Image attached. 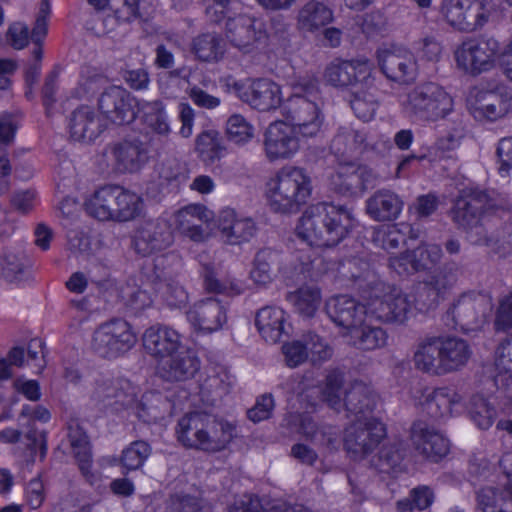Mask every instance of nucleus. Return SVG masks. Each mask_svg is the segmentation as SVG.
I'll return each mask as SVG.
<instances>
[{
	"instance_id": "nucleus-1",
	"label": "nucleus",
	"mask_w": 512,
	"mask_h": 512,
	"mask_svg": "<svg viewBox=\"0 0 512 512\" xmlns=\"http://www.w3.org/2000/svg\"><path fill=\"white\" fill-rule=\"evenodd\" d=\"M353 225L354 218L346 207L320 202L303 212L295 233L309 246L331 247L342 241Z\"/></svg>"
},
{
	"instance_id": "nucleus-2",
	"label": "nucleus",
	"mask_w": 512,
	"mask_h": 512,
	"mask_svg": "<svg viewBox=\"0 0 512 512\" xmlns=\"http://www.w3.org/2000/svg\"><path fill=\"white\" fill-rule=\"evenodd\" d=\"M472 351L468 342L456 336H426L415 347V368L432 376H443L463 368Z\"/></svg>"
},
{
	"instance_id": "nucleus-3",
	"label": "nucleus",
	"mask_w": 512,
	"mask_h": 512,
	"mask_svg": "<svg viewBox=\"0 0 512 512\" xmlns=\"http://www.w3.org/2000/svg\"><path fill=\"white\" fill-rule=\"evenodd\" d=\"M178 441L186 448L208 453L223 451L236 437V427L205 412H192L179 419Z\"/></svg>"
},
{
	"instance_id": "nucleus-4",
	"label": "nucleus",
	"mask_w": 512,
	"mask_h": 512,
	"mask_svg": "<svg viewBox=\"0 0 512 512\" xmlns=\"http://www.w3.org/2000/svg\"><path fill=\"white\" fill-rule=\"evenodd\" d=\"M268 200L277 213L297 212L310 198L312 182L309 174L300 167H282L268 183Z\"/></svg>"
},
{
	"instance_id": "nucleus-5",
	"label": "nucleus",
	"mask_w": 512,
	"mask_h": 512,
	"mask_svg": "<svg viewBox=\"0 0 512 512\" xmlns=\"http://www.w3.org/2000/svg\"><path fill=\"white\" fill-rule=\"evenodd\" d=\"M371 277V290L363 297L367 301L368 317L386 324H405L413 309L411 297L399 288L391 286L378 278Z\"/></svg>"
},
{
	"instance_id": "nucleus-6",
	"label": "nucleus",
	"mask_w": 512,
	"mask_h": 512,
	"mask_svg": "<svg viewBox=\"0 0 512 512\" xmlns=\"http://www.w3.org/2000/svg\"><path fill=\"white\" fill-rule=\"evenodd\" d=\"M401 106L416 121L436 122L452 112L454 102L441 85L424 82L406 93L401 100Z\"/></svg>"
},
{
	"instance_id": "nucleus-7",
	"label": "nucleus",
	"mask_w": 512,
	"mask_h": 512,
	"mask_svg": "<svg viewBox=\"0 0 512 512\" xmlns=\"http://www.w3.org/2000/svg\"><path fill=\"white\" fill-rule=\"evenodd\" d=\"M493 309L491 297L482 292L462 293L449 307L443 319L450 329L476 331L487 322Z\"/></svg>"
},
{
	"instance_id": "nucleus-8",
	"label": "nucleus",
	"mask_w": 512,
	"mask_h": 512,
	"mask_svg": "<svg viewBox=\"0 0 512 512\" xmlns=\"http://www.w3.org/2000/svg\"><path fill=\"white\" fill-rule=\"evenodd\" d=\"M136 342L132 326L123 318H112L95 328L91 349L97 356L112 360L126 354Z\"/></svg>"
},
{
	"instance_id": "nucleus-9",
	"label": "nucleus",
	"mask_w": 512,
	"mask_h": 512,
	"mask_svg": "<svg viewBox=\"0 0 512 512\" xmlns=\"http://www.w3.org/2000/svg\"><path fill=\"white\" fill-rule=\"evenodd\" d=\"M499 42L493 37H470L454 51L456 66L465 74L478 76L490 71L496 63Z\"/></svg>"
},
{
	"instance_id": "nucleus-10",
	"label": "nucleus",
	"mask_w": 512,
	"mask_h": 512,
	"mask_svg": "<svg viewBox=\"0 0 512 512\" xmlns=\"http://www.w3.org/2000/svg\"><path fill=\"white\" fill-rule=\"evenodd\" d=\"M439 13L449 27L463 33L481 29L489 18L484 0H442Z\"/></svg>"
},
{
	"instance_id": "nucleus-11",
	"label": "nucleus",
	"mask_w": 512,
	"mask_h": 512,
	"mask_svg": "<svg viewBox=\"0 0 512 512\" xmlns=\"http://www.w3.org/2000/svg\"><path fill=\"white\" fill-rule=\"evenodd\" d=\"M386 436L382 422L370 416L355 419L344 430L343 445L354 459L369 455Z\"/></svg>"
},
{
	"instance_id": "nucleus-12",
	"label": "nucleus",
	"mask_w": 512,
	"mask_h": 512,
	"mask_svg": "<svg viewBox=\"0 0 512 512\" xmlns=\"http://www.w3.org/2000/svg\"><path fill=\"white\" fill-rule=\"evenodd\" d=\"M282 115L303 139L316 137L322 128L324 116L318 105L305 96L294 94L281 106Z\"/></svg>"
},
{
	"instance_id": "nucleus-13",
	"label": "nucleus",
	"mask_w": 512,
	"mask_h": 512,
	"mask_svg": "<svg viewBox=\"0 0 512 512\" xmlns=\"http://www.w3.org/2000/svg\"><path fill=\"white\" fill-rule=\"evenodd\" d=\"M375 71L368 59L335 60L325 69L324 77L333 87L375 88Z\"/></svg>"
},
{
	"instance_id": "nucleus-14",
	"label": "nucleus",
	"mask_w": 512,
	"mask_h": 512,
	"mask_svg": "<svg viewBox=\"0 0 512 512\" xmlns=\"http://www.w3.org/2000/svg\"><path fill=\"white\" fill-rule=\"evenodd\" d=\"M376 58L382 73L392 81L410 83L417 77V60L403 46L383 45L377 49Z\"/></svg>"
},
{
	"instance_id": "nucleus-15",
	"label": "nucleus",
	"mask_w": 512,
	"mask_h": 512,
	"mask_svg": "<svg viewBox=\"0 0 512 512\" xmlns=\"http://www.w3.org/2000/svg\"><path fill=\"white\" fill-rule=\"evenodd\" d=\"M384 141H373L364 128L353 125L338 127L330 143L331 152L342 158H352L365 151L381 152Z\"/></svg>"
},
{
	"instance_id": "nucleus-16",
	"label": "nucleus",
	"mask_w": 512,
	"mask_h": 512,
	"mask_svg": "<svg viewBox=\"0 0 512 512\" xmlns=\"http://www.w3.org/2000/svg\"><path fill=\"white\" fill-rule=\"evenodd\" d=\"M301 135L283 121L271 123L264 134V152L270 162L291 159L300 149Z\"/></svg>"
},
{
	"instance_id": "nucleus-17",
	"label": "nucleus",
	"mask_w": 512,
	"mask_h": 512,
	"mask_svg": "<svg viewBox=\"0 0 512 512\" xmlns=\"http://www.w3.org/2000/svg\"><path fill=\"white\" fill-rule=\"evenodd\" d=\"M173 242L172 225L165 217L144 221L136 230L133 239L136 252L143 256L162 251Z\"/></svg>"
},
{
	"instance_id": "nucleus-18",
	"label": "nucleus",
	"mask_w": 512,
	"mask_h": 512,
	"mask_svg": "<svg viewBox=\"0 0 512 512\" xmlns=\"http://www.w3.org/2000/svg\"><path fill=\"white\" fill-rule=\"evenodd\" d=\"M186 316L195 331L212 334L227 323V306L218 298L208 297L190 307Z\"/></svg>"
},
{
	"instance_id": "nucleus-19",
	"label": "nucleus",
	"mask_w": 512,
	"mask_h": 512,
	"mask_svg": "<svg viewBox=\"0 0 512 512\" xmlns=\"http://www.w3.org/2000/svg\"><path fill=\"white\" fill-rule=\"evenodd\" d=\"M106 154L111 157L113 168L119 173L138 172L150 158L146 143L137 138L108 145Z\"/></svg>"
},
{
	"instance_id": "nucleus-20",
	"label": "nucleus",
	"mask_w": 512,
	"mask_h": 512,
	"mask_svg": "<svg viewBox=\"0 0 512 512\" xmlns=\"http://www.w3.org/2000/svg\"><path fill=\"white\" fill-rule=\"evenodd\" d=\"M144 350L158 361L184 349L183 336L174 328L164 324H156L145 330L142 336Z\"/></svg>"
},
{
	"instance_id": "nucleus-21",
	"label": "nucleus",
	"mask_w": 512,
	"mask_h": 512,
	"mask_svg": "<svg viewBox=\"0 0 512 512\" xmlns=\"http://www.w3.org/2000/svg\"><path fill=\"white\" fill-rule=\"evenodd\" d=\"M225 36L227 41L243 54L253 53L262 40L266 37L265 32L257 29L255 20L248 15H237L231 17L226 15Z\"/></svg>"
},
{
	"instance_id": "nucleus-22",
	"label": "nucleus",
	"mask_w": 512,
	"mask_h": 512,
	"mask_svg": "<svg viewBox=\"0 0 512 512\" xmlns=\"http://www.w3.org/2000/svg\"><path fill=\"white\" fill-rule=\"evenodd\" d=\"M134 97L120 86H110L98 99V107L103 116L113 124L131 123L136 116Z\"/></svg>"
},
{
	"instance_id": "nucleus-23",
	"label": "nucleus",
	"mask_w": 512,
	"mask_h": 512,
	"mask_svg": "<svg viewBox=\"0 0 512 512\" xmlns=\"http://www.w3.org/2000/svg\"><path fill=\"white\" fill-rule=\"evenodd\" d=\"M217 227L222 239L229 245L247 243L257 232L256 223L252 218L243 216L229 207L219 211Z\"/></svg>"
},
{
	"instance_id": "nucleus-24",
	"label": "nucleus",
	"mask_w": 512,
	"mask_h": 512,
	"mask_svg": "<svg viewBox=\"0 0 512 512\" xmlns=\"http://www.w3.org/2000/svg\"><path fill=\"white\" fill-rule=\"evenodd\" d=\"M411 440L416 451L432 462L440 461L450 450L449 440L422 421L412 425Z\"/></svg>"
},
{
	"instance_id": "nucleus-25",
	"label": "nucleus",
	"mask_w": 512,
	"mask_h": 512,
	"mask_svg": "<svg viewBox=\"0 0 512 512\" xmlns=\"http://www.w3.org/2000/svg\"><path fill=\"white\" fill-rule=\"evenodd\" d=\"M138 389L126 379L100 378L96 380L91 397L106 406L129 407L135 403Z\"/></svg>"
},
{
	"instance_id": "nucleus-26",
	"label": "nucleus",
	"mask_w": 512,
	"mask_h": 512,
	"mask_svg": "<svg viewBox=\"0 0 512 512\" xmlns=\"http://www.w3.org/2000/svg\"><path fill=\"white\" fill-rule=\"evenodd\" d=\"M326 312L337 326L346 329L349 334L368 316L367 301L362 304L350 296L339 295L326 303Z\"/></svg>"
},
{
	"instance_id": "nucleus-27",
	"label": "nucleus",
	"mask_w": 512,
	"mask_h": 512,
	"mask_svg": "<svg viewBox=\"0 0 512 512\" xmlns=\"http://www.w3.org/2000/svg\"><path fill=\"white\" fill-rule=\"evenodd\" d=\"M512 110V90L504 84L481 92L474 106V116L479 119L496 121Z\"/></svg>"
},
{
	"instance_id": "nucleus-28",
	"label": "nucleus",
	"mask_w": 512,
	"mask_h": 512,
	"mask_svg": "<svg viewBox=\"0 0 512 512\" xmlns=\"http://www.w3.org/2000/svg\"><path fill=\"white\" fill-rule=\"evenodd\" d=\"M68 440L81 474L91 485L95 484L99 477L92 470L91 443L85 430L75 421L68 424Z\"/></svg>"
},
{
	"instance_id": "nucleus-29",
	"label": "nucleus",
	"mask_w": 512,
	"mask_h": 512,
	"mask_svg": "<svg viewBox=\"0 0 512 512\" xmlns=\"http://www.w3.org/2000/svg\"><path fill=\"white\" fill-rule=\"evenodd\" d=\"M211 212L203 205L191 204L175 214L179 231L194 242H202L207 233L204 225L210 220Z\"/></svg>"
},
{
	"instance_id": "nucleus-30",
	"label": "nucleus",
	"mask_w": 512,
	"mask_h": 512,
	"mask_svg": "<svg viewBox=\"0 0 512 512\" xmlns=\"http://www.w3.org/2000/svg\"><path fill=\"white\" fill-rule=\"evenodd\" d=\"M242 101L262 112L275 110L282 106L281 89L271 80L257 79L247 86Z\"/></svg>"
},
{
	"instance_id": "nucleus-31",
	"label": "nucleus",
	"mask_w": 512,
	"mask_h": 512,
	"mask_svg": "<svg viewBox=\"0 0 512 512\" xmlns=\"http://www.w3.org/2000/svg\"><path fill=\"white\" fill-rule=\"evenodd\" d=\"M104 130L99 115L90 106H80L75 109L69 118V131L73 140L91 142Z\"/></svg>"
},
{
	"instance_id": "nucleus-32",
	"label": "nucleus",
	"mask_w": 512,
	"mask_h": 512,
	"mask_svg": "<svg viewBox=\"0 0 512 512\" xmlns=\"http://www.w3.org/2000/svg\"><path fill=\"white\" fill-rule=\"evenodd\" d=\"M403 200L392 190L379 189L366 201L367 214L376 221H392L403 209Z\"/></svg>"
},
{
	"instance_id": "nucleus-33",
	"label": "nucleus",
	"mask_w": 512,
	"mask_h": 512,
	"mask_svg": "<svg viewBox=\"0 0 512 512\" xmlns=\"http://www.w3.org/2000/svg\"><path fill=\"white\" fill-rule=\"evenodd\" d=\"M200 369V360L190 350L181 349L169 356L161 366L163 377L170 381H184L194 377Z\"/></svg>"
},
{
	"instance_id": "nucleus-34",
	"label": "nucleus",
	"mask_w": 512,
	"mask_h": 512,
	"mask_svg": "<svg viewBox=\"0 0 512 512\" xmlns=\"http://www.w3.org/2000/svg\"><path fill=\"white\" fill-rule=\"evenodd\" d=\"M426 412L435 419L460 412L462 396L455 390L442 387L429 393L423 403Z\"/></svg>"
},
{
	"instance_id": "nucleus-35",
	"label": "nucleus",
	"mask_w": 512,
	"mask_h": 512,
	"mask_svg": "<svg viewBox=\"0 0 512 512\" xmlns=\"http://www.w3.org/2000/svg\"><path fill=\"white\" fill-rule=\"evenodd\" d=\"M484 196L477 194L476 190L464 191L457 197L453 209L452 219L463 230L477 224L481 217H484L480 204Z\"/></svg>"
},
{
	"instance_id": "nucleus-36",
	"label": "nucleus",
	"mask_w": 512,
	"mask_h": 512,
	"mask_svg": "<svg viewBox=\"0 0 512 512\" xmlns=\"http://www.w3.org/2000/svg\"><path fill=\"white\" fill-rule=\"evenodd\" d=\"M333 19V10L325 2L309 0L299 9L297 24L303 31L316 32Z\"/></svg>"
},
{
	"instance_id": "nucleus-37",
	"label": "nucleus",
	"mask_w": 512,
	"mask_h": 512,
	"mask_svg": "<svg viewBox=\"0 0 512 512\" xmlns=\"http://www.w3.org/2000/svg\"><path fill=\"white\" fill-rule=\"evenodd\" d=\"M285 312L275 306L260 309L255 318V325L266 342L277 343L285 333Z\"/></svg>"
},
{
	"instance_id": "nucleus-38",
	"label": "nucleus",
	"mask_w": 512,
	"mask_h": 512,
	"mask_svg": "<svg viewBox=\"0 0 512 512\" xmlns=\"http://www.w3.org/2000/svg\"><path fill=\"white\" fill-rule=\"evenodd\" d=\"M300 433L314 445L332 450L337 447L340 430L329 424H318L304 415L300 420Z\"/></svg>"
},
{
	"instance_id": "nucleus-39",
	"label": "nucleus",
	"mask_w": 512,
	"mask_h": 512,
	"mask_svg": "<svg viewBox=\"0 0 512 512\" xmlns=\"http://www.w3.org/2000/svg\"><path fill=\"white\" fill-rule=\"evenodd\" d=\"M118 194L119 186L100 188L86 201L87 213L100 221L114 220Z\"/></svg>"
},
{
	"instance_id": "nucleus-40",
	"label": "nucleus",
	"mask_w": 512,
	"mask_h": 512,
	"mask_svg": "<svg viewBox=\"0 0 512 512\" xmlns=\"http://www.w3.org/2000/svg\"><path fill=\"white\" fill-rule=\"evenodd\" d=\"M137 105L142 115V120L148 129L161 137H167L171 133V127L162 101L140 100Z\"/></svg>"
},
{
	"instance_id": "nucleus-41",
	"label": "nucleus",
	"mask_w": 512,
	"mask_h": 512,
	"mask_svg": "<svg viewBox=\"0 0 512 512\" xmlns=\"http://www.w3.org/2000/svg\"><path fill=\"white\" fill-rule=\"evenodd\" d=\"M125 408L134 410L136 416L143 422L153 423L164 418L168 402L160 393L149 392L143 394L140 400L136 395L135 403Z\"/></svg>"
},
{
	"instance_id": "nucleus-42",
	"label": "nucleus",
	"mask_w": 512,
	"mask_h": 512,
	"mask_svg": "<svg viewBox=\"0 0 512 512\" xmlns=\"http://www.w3.org/2000/svg\"><path fill=\"white\" fill-rule=\"evenodd\" d=\"M344 405L350 414L355 418L369 416V413L375 407V396L372 391L362 382H355L348 391L345 392Z\"/></svg>"
},
{
	"instance_id": "nucleus-43",
	"label": "nucleus",
	"mask_w": 512,
	"mask_h": 512,
	"mask_svg": "<svg viewBox=\"0 0 512 512\" xmlns=\"http://www.w3.org/2000/svg\"><path fill=\"white\" fill-rule=\"evenodd\" d=\"M191 52L202 62H218L225 53V43L216 33H203L193 38Z\"/></svg>"
},
{
	"instance_id": "nucleus-44",
	"label": "nucleus",
	"mask_w": 512,
	"mask_h": 512,
	"mask_svg": "<svg viewBox=\"0 0 512 512\" xmlns=\"http://www.w3.org/2000/svg\"><path fill=\"white\" fill-rule=\"evenodd\" d=\"M406 456V446L401 440L384 444L377 456L373 458L372 465L382 473H396L402 470V463Z\"/></svg>"
},
{
	"instance_id": "nucleus-45",
	"label": "nucleus",
	"mask_w": 512,
	"mask_h": 512,
	"mask_svg": "<svg viewBox=\"0 0 512 512\" xmlns=\"http://www.w3.org/2000/svg\"><path fill=\"white\" fill-rule=\"evenodd\" d=\"M377 90V79L375 78V88L358 86L351 94L350 106L357 118L363 121H370L374 118L379 106Z\"/></svg>"
},
{
	"instance_id": "nucleus-46",
	"label": "nucleus",
	"mask_w": 512,
	"mask_h": 512,
	"mask_svg": "<svg viewBox=\"0 0 512 512\" xmlns=\"http://www.w3.org/2000/svg\"><path fill=\"white\" fill-rule=\"evenodd\" d=\"M477 499L482 512H512V485L504 490L494 487L482 488L477 494Z\"/></svg>"
},
{
	"instance_id": "nucleus-47",
	"label": "nucleus",
	"mask_w": 512,
	"mask_h": 512,
	"mask_svg": "<svg viewBox=\"0 0 512 512\" xmlns=\"http://www.w3.org/2000/svg\"><path fill=\"white\" fill-rule=\"evenodd\" d=\"M350 343L360 350H375L387 343V333L381 327L360 324L349 333Z\"/></svg>"
},
{
	"instance_id": "nucleus-48",
	"label": "nucleus",
	"mask_w": 512,
	"mask_h": 512,
	"mask_svg": "<svg viewBox=\"0 0 512 512\" xmlns=\"http://www.w3.org/2000/svg\"><path fill=\"white\" fill-rule=\"evenodd\" d=\"M495 385L507 389L512 386V336L504 340L495 352Z\"/></svg>"
},
{
	"instance_id": "nucleus-49",
	"label": "nucleus",
	"mask_w": 512,
	"mask_h": 512,
	"mask_svg": "<svg viewBox=\"0 0 512 512\" xmlns=\"http://www.w3.org/2000/svg\"><path fill=\"white\" fill-rule=\"evenodd\" d=\"M156 173L160 185L178 188L188 179V169L184 163L174 157H169L161 161L156 166Z\"/></svg>"
},
{
	"instance_id": "nucleus-50",
	"label": "nucleus",
	"mask_w": 512,
	"mask_h": 512,
	"mask_svg": "<svg viewBox=\"0 0 512 512\" xmlns=\"http://www.w3.org/2000/svg\"><path fill=\"white\" fill-rule=\"evenodd\" d=\"M279 255L270 248L259 250L253 261L250 278L255 284L265 285L272 280V266L278 261Z\"/></svg>"
},
{
	"instance_id": "nucleus-51",
	"label": "nucleus",
	"mask_w": 512,
	"mask_h": 512,
	"mask_svg": "<svg viewBox=\"0 0 512 512\" xmlns=\"http://www.w3.org/2000/svg\"><path fill=\"white\" fill-rule=\"evenodd\" d=\"M232 385L231 375L223 367L213 368L201 384L203 395L211 396L212 401L226 395Z\"/></svg>"
},
{
	"instance_id": "nucleus-52",
	"label": "nucleus",
	"mask_w": 512,
	"mask_h": 512,
	"mask_svg": "<svg viewBox=\"0 0 512 512\" xmlns=\"http://www.w3.org/2000/svg\"><path fill=\"white\" fill-rule=\"evenodd\" d=\"M289 302L304 317H312L320 304V292L315 287H301L288 295Z\"/></svg>"
},
{
	"instance_id": "nucleus-53",
	"label": "nucleus",
	"mask_w": 512,
	"mask_h": 512,
	"mask_svg": "<svg viewBox=\"0 0 512 512\" xmlns=\"http://www.w3.org/2000/svg\"><path fill=\"white\" fill-rule=\"evenodd\" d=\"M117 202L114 220L120 222L133 220L140 215L143 208L142 199L138 194L121 187H119Z\"/></svg>"
},
{
	"instance_id": "nucleus-54",
	"label": "nucleus",
	"mask_w": 512,
	"mask_h": 512,
	"mask_svg": "<svg viewBox=\"0 0 512 512\" xmlns=\"http://www.w3.org/2000/svg\"><path fill=\"white\" fill-rule=\"evenodd\" d=\"M471 420L482 430L489 429L496 417L495 408L481 395H473L466 405Z\"/></svg>"
},
{
	"instance_id": "nucleus-55",
	"label": "nucleus",
	"mask_w": 512,
	"mask_h": 512,
	"mask_svg": "<svg viewBox=\"0 0 512 512\" xmlns=\"http://www.w3.org/2000/svg\"><path fill=\"white\" fill-rule=\"evenodd\" d=\"M343 274L349 273V277L356 282L362 298L371 290L372 284L369 274H375L370 264L360 258H352L342 264Z\"/></svg>"
},
{
	"instance_id": "nucleus-56",
	"label": "nucleus",
	"mask_w": 512,
	"mask_h": 512,
	"mask_svg": "<svg viewBox=\"0 0 512 512\" xmlns=\"http://www.w3.org/2000/svg\"><path fill=\"white\" fill-rule=\"evenodd\" d=\"M460 274V265L456 262H448L427 275L426 279L445 297L446 293L457 283Z\"/></svg>"
},
{
	"instance_id": "nucleus-57",
	"label": "nucleus",
	"mask_w": 512,
	"mask_h": 512,
	"mask_svg": "<svg viewBox=\"0 0 512 512\" xmlns=\"http://www.w3.org/2000/svg\"><path fill=\"white\" fill-rule=\"evenodd\" d=\"M196 150L205 161L213 162L222 156V138L216 130H206L196 138Z\"/></svg>"
},
{
	"instance_id": "nucleus-58",
	"label": "nucleus",
	"mask_w": 512,
	"mask_h": 512,
	"mask_svg": "<svg viewBox=\"0 0 512 512\" xmlns=\"http://www.w3.org/2000/svg\"><path fill=\"white\" fill-rule=\"evenodd\" d=\"M165 512H212V509L199 497L176 493L166 501Z\"/></svg>"
},
{
	"instance_id": "nucleus-59",
	"label": "nucleus",
	"mask_w": 512,
	"mask_h": 512,
	"mask_svg": "<svg viewBox=\"0 0 512 512\" xmlns=\"http://www.w3.org/2000/svg\"><path fill=\"white\" fill-rule=\"evenodd\" d=\"M151 452L152 448L147 442L134 441L122 451L120 464L127 471L137 470L144 465Z\"/></svg>"
},
{
	"instance_id": "nucleus-60",
	"label": "nucleus",
	"mask_w": 512,
	"mask_h": 512,
	"mask_svg": "<svg viewBox=\"0 0 512 512\" xmlns=\"http://www.w3.org/2000/svg\"><path fill=\"white\" fill-rule=\"evenodd\" d=\"M487 216L481 217L477 224L465 229L467 238L471 244L476 246L494 247L499 242L498 234L489 223Z\"/></svg>"
},
{
	"instance_id": "nucleus-61",
	"label": "nucleus",
	"mask_w": 512,
	"mask_h": 512,
	"mask_svg": "<svg viewBox=\"0 0 512 512\" xmlns=\"http://www.w3.org/2000/svg\"><path fill=\"white\" fill-rule=\"evenodd\" d=\"M443 299V295L425 278L415 286L414 297L411 300L413 307L419 311H426L437 307Z\"/></svg>"
},
{
	"instance_id": "nucleus-62",
	"label": "nucleus",
	"mask_w": 512,
	"mask_h": 512,
	"mask_svg": "<svg viewBox=\"0 0 512 512\" xmlns=\"http://www.w3.org/2000/svg\"><path fill=\"white\" fill-rule=\"evenodd\" d=\"M303 338L312 364H321L332 357L333 348L320 335L309 331L303 334Z\"/></svg>"
},
{
	"instance_id": "nucleus-63",
	"label": "nucleus",
	"mask_w": 512,
	"mask_h": 512,
	"mask_svg": "<svg viewBox=\"0 0 512 512\" xmlns=\"http://www.w3.org/2000/svg\"><path fill=\"white\" fill-rule=\"evenodd\" d=\"M226 133L230 141L243 145L254 137V127L242 115L234 114L227 120Z\"/></svg>"
},
{
	"instance_id": "nucleus-64",
	"label": "nucleus",
	"mask_w": 512,
	"mask_h": 512,
	"mask_svg": "<svg viewBox=\"0 0 512 512\" xmlns=\"http://www.w3.org/2000/svg\"><path fill=\"white\" fill-rule=\"evenodd\" d=\"M343 377L340 373L330 372L325 379L322 389L323 400L333 409L338 410L342 405Z\"/></svg>"
}]
</instances>
